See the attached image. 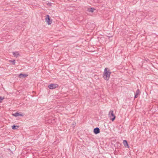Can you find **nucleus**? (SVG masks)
Instances as JSON below:
<instances>
[{"instance_id": "nucleus-3", "label": "nucleus", "mask_w": 158, "mask_h": 158, "mask_svg": "<svg viewBox=\"0 0 158 158\" xmlns=\"http://www.w3.org/2000/svg\"><path fill=\"white\" fill-rule=\"evenodd\" d=\"M58 85L56 84H52L48 85V88L50 89H54L58 87Z\"/></svg>"}, {"instance_id": "nucleus-14", "label": "nucleus", "mask_w": 158, "mask_h": 158, "mask_svg": "<svg viewBox=\"0 0 158 158\" xmlns=\"http://www.w3.org/2000/svg\"><path fill=\"white\" fill-rule=\"evenodd\" d=\"M11 62H12L13 64H15V60H12L10 61Z\"/></svg>"}, {"instance_id": "nucleus-11", "label": "nucleus", "mask_w": 158, "mask_h": 158, "mask_svg": "<svg viewBox=\"0 0 158 158\" xmlns=\"http://www.w3.org/2000/svg\"><path fill=\"white\" fill-rule=\"evenodd\" d=\"M140 93L139 90V89H138L136 91V92L135 93V94L138 95Z\"/></svg>"}, {"instance_id": "nucleus-13", "label": "nucleus", "mask_w": 158, "mask_h": 158, "mask_svg": "<svg viewBox=\"0 0 158 158\" xmlns=\"http://www.w3.org/2000/svg\"><path fill=\"white\" fill-rule=\"evenodd\" d=\"M4 98L3 97L0 96V102H2V101L4 99Z\"/></svg>"}, {"instance_id": "nucleus-6", "label": "nucleus", "mask_w": 158, "mask_h": 158, "mask_svg": "<svg viewBox=\"0 0 158 158\" xmlns=\"http://www.w3.org/2000/svg\"><path fill=\"white\" fill-rule=\"evenodd\" d=\"M15 117H17L18 116H23V115L21 113L16 112L14 114H12Z\"/></svg>"}, {"instance_id": "nucleus-5", "label": "nucleus", "mask_w": 158, "mask_h": 158, "mask_svg": "<svg viewBox=\"0 0 158 158\" xmlns=\"http://www.w3.org/2000/svg\"><path fill=\"white\" fill-rule=\"evenodd\" d=\"M100 132V129L98 127H96L94 129V132L96 134H98Z\"/></svg>"}, {"instance_id": "nucleus-4", "label": "nucleus", "mask_w": 158, "mask_h": 158, "mask_svg": "<svg viewBox=\"0 0 158 158\" xmlns=\"http://www.w3.org/2000/svg\"><path fill=\"white\" fill-rule=\"evenodd\" d=\"M45 19V22L48 24L50 25L52 23V21L50 20L49 15H46Z\"/></svg>"}, {"instance_id": "nucleus-1", "label": "nucleus", "mask_w": 158, "mask_h": 158, "mask_svg": "<svg viewBox=\"0 0 158 158\" xmlns=\"http://www.w3.org/2000/svg\"><path fill=\"white\" fill-rule=\"evenodd\" d=\"M111 73L110 69L107 68H105L103 74V77L105 80L108 81L109 79Z\"/></svg>"}, {"instance_id": "nucleus-12", "label": "nucleus", "mask_w": 158, "mask_h": 158, "mask_svg": "<svg viewBox=\"0 0 158 158\" xmlns=\"http://www.w3.org/2000/svg\"><path fill=\"white\" fill-rule=\"evenodd\" d=\"M26 76V75L25 74H20L19 75V77L20 78H22L23 77Z\"/></svg>"}, {"instance_id": "nucleus-8", "label": "nucleus", "mask_w": 158, "mask_h": 158, "mask_svg": "<svg viewBox=\"0 0 158 158\" xmlns=\"http://www.w3.org/2000/svg\"><path fill=\"white\" fill-rule=\"evenodd\" d=\"M94 10H95V9L93 8H89L87 9V10L88 12L93 13Z\"/></svg>"}, {"instance_id": "nucleus-10", "label": "nucleus", "mask_w": 158, "mask_h": 158, "mask_svg": "<svg viewBox=\"0 0 158 158\" xmlns=\"http://www.w3.org/2000/svg\"><path fill=\"white\" fill-rule=\"evenodd\" d=\"M19 126H15V125H13L12 126V128L14 130L17 129L19 128Z\"/></svg>"}, {"instance_id": "nucleus-9", "label": "nucleus", "mask_w": 158, "mask_h": 158, "mask_svg": "<svg viewBox=\"0 0 158 158\" xmlns=\"http://www.w3.org/2000/svg\"><path fill=\"white\" fill-rule=\"evenodd\" d=\"M13 54L15 57H17L19 55L18 52H13Z\"/></svg>"}, {"instance_id": "nucleus-2", "label": "nucleus", "mask_w": 158, "mask_h": 158, "mask_svg": "<svg viewBox=\"0 0 158 158\" xmlns=\"http://www.w3.org/2000/svg\"><path fill=\"white\" fill-rule=\"evenodd\" d=\"M109 117L112 121H114L115 118V116L113 114V111L110 110L109 113Z\"/></svg>"}, {"instance_id": "nucleus-7", "label": "nucleus", "mask_w": 158, "mask_h": 158, "mask_svg": "<svg viewBox=\"0 0 158 158\" xmlns=\"http://www.w3.org/2000/svg\"><path fill=\"white\" fill-rule=\"evenodd\" d=\"M123 144L125 148H129V146L127 142V141L126 140H124L123 141Z\"/></svg>"}, {"instance_id": "nucleus-16", "label": "nucleus", "mask_w": 158, "mask_h": 158, "mask_svg": "<svg viewBox=\"0 0 158 158\" xmlns=\"http://www.w3.org/2000/svg\"><path fill=\"white\" fill-rule=\"evenodd\" d=\"M137 96H138V95H136V94H135V97H134L135 98H137Z\"/></svg>"}, {"instance_id": "nucleus-15", "label": "nucleus", "mask_w": 158, "mask_h": 158, "mask_svg": "<svg viewBox=\"0 0 158 158\" xmlns=\"http://www.w3.org/2000/svg\"><path fill=\"white\" fill-rule=\"evenodd\" d=\"M48 5L49 6H51L52 5V3H48Z\"/></svg>"}]
</instances>
